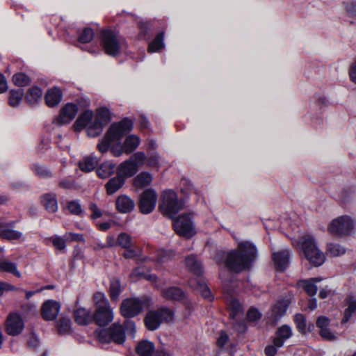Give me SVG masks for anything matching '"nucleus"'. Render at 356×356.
Masks as SVG:
<instances>
[{"instance_id": "nucleus-1", "label": "nucleus", "mask_w": 356, "mask_h": 356, "mask_svg": "<svg viewBox=\"0 0 356 356\" xmlns=\"http://www.w3.org/2000/svg\"><path fill=\"white\" fill-rule=\"evenodd\" d=\"M132 128L133 122L128 118L111 124L104 136L99 140L97 149L102 154L110 149L111 154L116 157L120 156L124 152L131 154L140 145V138L132 134L127 136L124 143H122V140Z\"/></svg>"}, {"instance_id": "nucleus-2", "label": "nucleus", "mask_w": 356, "mask_h": 356, "mask_svg": "<svg viewBox=\"0 0 356 356\" xmlns=\"http://www.w3.org/2000/svg\"><path fill=\"white\" fill-rule=\"evenodd\" d=\"M225 266L229 271L238 273L250 270L257 257L256 246H238L224 253Z\"/></svg>"}, {"instance_id": "nucleus-3", "label": "nucleus", "mask_w": 356, "mask_h": 356, "mask_svg": "<svg viewBox=\"0 0 356 356\" xmlns=\"http://www.w3.org/2000/svg\"><path fill=\"white\" fill-rule=\"evenodd\" d=\"M124 326V327L115 323L109 329H99L96 331V333L99 340L102 343L114 342L117 344H122L125 341V332L134 338L136 332L135 323L131 320H126Z\"/></svg>"}, {"instance_id": "nucleus-4", "label": "nucleus", "mask_w": 356, "mask_h": 356, "mask_svg": "<svg viewBox=\"0 0 356 356\" xmlns=\"http://www.w3.org/2000/svg\"><path fill=\"white\" fill-rule=\"evenodd\" d=\"M185 261L188 269L197 276V278L189 280V285L200 291L204 298L211 300L213 299L211 292L202 277L204 268L201 261L195 255L192 254L187 257Z\"/></svg>"}, {"instance_id": "nucleus-5", "label": "nucleus", "mask_w": 356, "mask_h": 356, "mask_svg": "<svg viewBox=\"0 0 356 356\" xmlns=\"http://www.w3.org/2000/svg\"><path fill=\"white\" fill-rule=\"evenodd\" d=\"M73 127L76 132L85 129L87 136L90 138L99 136L104 129L101 122H98L91 110H86L82 113L75 121Z\"/></svg>"}, {"instance_id": "nucleus-6", "label": "nucleus", "mask_w": 356, "mask_h": 356, "mask_svg": "<svg viewBox=\"0 0 356 356\" xmlns=\"http://www.w3.org/2000/svg\"><path fill=\"white\" fill-rule=\"evenodd\" d=\"M102 45L105 53L111 56L120 54L126 47L124 40L112 30L102 32Z\"/></svg>"}, {"instance_id": "nucleus-7", "label": "nucleus", "mask_w": 356, "mask_h": 356, "mask_svg": "<svg viewBox=\"0 0 356 356\" xmlns=\"http://www.w3.org/2000/svg\"><path fill=\"white\" fill-rule=\"evenodd\" d=\"M355 227V220L350 216L344 215L332 220L327 227V230L334 236L343 237L354 234Z\"/></svg>"}, {"instance_id": "nucleus-8", "label": "nucleus", "mask_w": 356, "mask_h": 356, "mask_svg": "<svg viewBox=\"0 0 356 356\" xmlns=\"http://www.w3.org/2000/svg\"><path fill=\"white\" fill-rule=\"evenodd\" d=\"M184 208V202L179 200L176 193L172 191L163 192L159 205L161 212L166 216L174 218Z\"/></svg>"}, {"instance_id": "nucleus-9", "label": "nucleus", "mask_w": 356, "mask_h": 356, "mask_svg": "<svg viewBox=\"0 0 356 356\" xmlns=\"http://www.w3.org/2000/svg\"><path fill=\"white\" fill-rule=\"evenodd\" d=\"M173 227L181 236L191 238L195 234V226L192 213H182L174 220Z\"/></svg>"}, {"instance_id": "nucleus-10", "label": "nucleus", "mask_w": 356, "mask_h": 356, "mask_svg": "<svg viewBox=\"0 0 356 356\" xmlns=\"http://www.w3.org/2000/svg\"><path fill=\"white\" fill-rule=\"evenodd\" d=\"M143 301L138 298H130L124 300L120 305V313L125 318H133L138 316L143 310Z\"/></svg>"}, {"instance_id": "nucleus-11", "label": "nucleus", "mask_w": 356, "mask_h": 356, "mask_svg": "<svg viewBox=\"0 0 356 356\" xmlns=\"http://www.w3.org/2000/svg\"><path fill=\"white\" fill-rule=\"evenodd\" d=\"M16 221H7L4 218H0V237L10 241L17 240L24 242V238L22 232L14 230Z\"/></svg>"}, {"instance_id": "nucleus-12", "label": "nucleus", "mask_w": 356, "mask_h": 356, "mask_svg": "<svg viewBox=\"0 0 356 356\" xmlns=\"http://www.w3.org/2000/svg\"><path fill=\"white\" fill-rule=\"evenodd\" d=\"M299 253L304 255L309 264L315 267L321 266L325 260V254L318 246H301Z\"/></svg>"}, {"instance_id": "nucleus-13", "label": "nucleus", "mask_w": 356, "mask_h": 356, "mask_svg": "<svg viewBox=\"0 0 356 356\" xmlns=\"http://www.w3.org/2000/svg\"><path fill=\"white\" fill-rule=\"evenodd\" d=\"M78 107L76 104L68 103L60 111L59 115L54 118L53 123L63 126L70 123L76 115Z\"/></svg>"}, {"instance_id": "nucleus-14", "label": "nucleus", "mask_w": 356, "mask_h": 356, "mask_svg": "<svg viewBox=\"0 0 356 356\" xmlns=\"http://www.w3.org/2000/svg\"><path fill=\"white\" fill-rule=\"evenodd\" d=\"M113 319V310L109 303L104 302L103 306L97 308L93 316L95 323L100 326H106Z\"/></svg>"}, {"instance_id": "nucleus-15", "label": "nucleus", "mask_w": 356, "mask_h": 356, "mask_svg": "<svg viewBox=\"0 0 356 356\" xmlns=\"http://www.w3.org/2000/svg\"><path fill=\"white\" fill-rule=\"evenodd\" d=\"M156 204V193L153 189L145 191L140 195L139 209L141 213L148 214L151 213Z\"/></svg>"}, {"instance_id": "nucleus-16", "label": "nucleus", "mask_w": 356, "mask_h": 356, "mask_svg": "<svg viewBox=\"0 0 356 356\" xmlns=\"http://www.w3.org/2000/svg\"><path fill=\"white\" fill-rule=\"evenodd\" d=\"M60 309L59 302L53 300L45 301L41 308V315L45 321H54L58 316Z\"/></svg>"}, {"instance_id": "nucleus-17", "label": "nucleus", "mask_w": 356, "mask_h": 356, "mask_svg": "<svg viewBox=\"0 0 356 356\" xmlns=\"http://www.w3.org/2000/svg\"><path fill=\"white\" fill-rule=\"evenodd\" d=\"M272 259L276 270L284 272L289 266L291 254L289 250H283L273 252Z\"/></svg>"}, {"instance_id": "nucleus-18", "label": "nucleus", "mask_w": 356, "mask_h": 356, "mask_svg": "<svg viewBox=\"0 0 356 356\" xmlns=\"http://www.w3.org/2000/svg\"><path fill=\"white\" fill-rule=\"evenodd\" d=\"M45 243H51L53 245H65L69 242H84L83 235L73 233H66L63 236H54L46 238L43 241Z\"/></svg>"}, {"instance_id": "nucleus-19", "label": "nucleus", "mask_w": 356, "mask_h": 356, "mask_svg": "<svg viewBox=\"0 0 356 356\" xmlns=\"http://www.w3.org/2000/svg\"><path fill=\"white\" fill-rule=\"evenodd\" d=\"M24 327V322L19 315L10 314L6 321V332L8 334L15 336L21 333Z\"/></svg>"}, {"instance_id": "nucleus-20", "label": "nucleus", "mask_w": 356, "mask_h": 356, "mask_svg": "<svg viewBox=\"0 0 356 356\" xmlns=\"http://www.w3.org/2000/svg\"><path fill=\"white\" fill-rule=\"evenodd\" d=\"M289 304V300L282 299L273 305L270 316L273 323L276 324L285 315Z\"/></svg>"}, {"instance_id": "nucleus-21", "label": "nucleus", "mask_w": 356, "mask_h": 356, "mask_svg": "<svg viewBox=\"0 0 356 356\" xmlns=\"http://www.w3.org/2000/svg\"><path fill=\"white\" fill-rule=\"evenodd\" d=\"M293 335V330L290 325H282L277 327L275 331V337L273 338V343L277 347H282L286 340L290 339Z\"/></svg>"}, {"instance_id": "nucleus-22", "label": "nucleus", "mask_w": 356, "mask_h": 356, "mask_svg": "<svg viewBox=\"0 0 356 356\" xmlns=\"http://www.w3.org/2000/svg\"><path fill=\"white\" fill-rule=\"evenodd\" d=\"M330 319L325 316H321L316 320V326L320 329V335L325 340L332 341L337 339V336L329 328Z\"/></svg>"}, {"instance_id": "nucleus-23", "label": "nucleus", "mask_w": 356, "mask_h": 356, "mask_svg": "<svg viewBox=\"0 0 356 356\" xmlns=\"http://www.w3.org/2000/svg\"><path fill=\"white\" fill-rule=\"evenodd\" d=\"M130 278L133 282H136L142 278L149 280L153 283L156 281V277L150 273V270L147 264L136 268L131 273Z\"/></svg>"}, {"instance_id": "nucleus-24", "label": "nucleus", "mask_w": 356, "mask_h": 356, "mask_svg": "<svg viewBox=\"0 0 356 356\" xmlns=\"http://www.w3.org/2000/svg\"><path fill=\"white\" fill-rule=\"evenodd\" d=\"M63 99V92L58 87H53L47 90L44 99L49 107L57 106Z\"/></svg>"}, {"instance_id": "nucleus-25", "label": "nucleus", "mask_w": 356, "mask_h": 356, "mask_svg": "<svg viewBox=\"0 0 356 356\" xmlns=\"http://www.w3.org/2000/svg\"><path fill=\"white\" fill-rule=\"evenodd\" d=\"M164 298L173 301L184 302L186 299L185 292L177 286H170L162 291Z\"/></svg>"}, {"instance_id": "nucleus-26", "label": "nucleus", "mask_w": 356, "mask_h": 356, "mask_svg": "<svg viewBox=\"0 0 356 356\" xmlns=\"http://www.w3.org/2000/svg\"><path fill=\"white\" fill-rule=\"evenodd\" d=\"M117 210L122 213H128L134 210L135 202L126 195L118 197L115 201Z\"/></svg>"}, {"instance_id": "nucleus-27", "label": "nucleus", "mask_w": 356, "mask_h": 356, "mask_svg": "<svg viewBox=\"0 0 356 356\" xmlns=\"http://www.w3.org/2000/svg\"><path fill=\"white\" fill-rule=\"evenodd\" d=\"M293 321L296 329L302 334H305L307 332H310L314 328V324L310 323L307 324V318L302 314L298 313L295 314L293 316Z\"/></svg>"}, {"instance_id": "nucleus-28", "label": "nucleus", "mask_w": 356, "mask_h": 356, "mask_svg": "<svg viewBox=\"0 0 356 356\" xmlns=\"http://www.w3.org/2000/svg\"><path fill=\"white\" fill-rule=\"evenodd\" d=\"M155 346L152 341L145 339L140 341L136 347V351L140 356H154Z\"/></svg>"}, {"instance_id": "nucleus-29", "label": "nucleus", "mask_w": 356, "mask_h": 356, "mask_svg": "<svg viewBox=\"0 0 356 356\" xmlns=\"http://www.w3.org/2000/svg\"><path fill=\"white\" fill-rule=\"evenodd\" d=\"M138 172L137 168L129 159L122 162L118 168V174L125 178L134 176Z\"/></svg>"}, {"instance_id": "nucleus-30", "label": "nucleus", "mask_w": 356, "mask_h": 356, "mask_svg": "<svg viewBox=\"0 0 356 356\" xmlns=\"http://www.w3.org/2000/svg\"><path fill=\"white\" fill-rule=\"evenodd\" d=\"M42 202L45 209L50 213H55L58 210L56 195L54 193H46L42 197Z\"/></svg>"}, {"instance_id": "nucleus-31", "label": "nucleus", "mask_w": 356, "mask_h": 356, "mask_svg": "<svg viewBox=\"0 0 356 356\" xmlns=\"http://www.w3.org/2000/svg\"><path fill=\"white\" fill-rule=\"evenodd\" d=\"M174 312L165 307L157 309V328L161 323H172Z\"/></svg>"}, {"instance_id": "nucleus-32", "label": "nucleus", "mask_w": 356, "mask_h": 356, "mask_svg": "<svg viewBox=\"0 0 356 356\" xmlns=\"http://www.w3.org/2000/svg\"><path fill=\"white\" fill-rule=\"evenodd\" d=\"M115 163L112 161H105L97 168L99 177L105 179L112 175L115 170Z\"/></svg>"}, {"instance_id": "nucleus-33", "label": "nucleus", "mask_w": 356, "mask_h": 356, "mask_svg": "<svg viewBox=\"0 0 356 356\" xmlns=\"http://www.w3.org/2000/svg\"><path fill=\"white\" fill-rule=\"evenodd\" d=\"M125 179L118 174L115 177L111 178L106 184L108 194L112 195L120 190L124 185Z\"/></svg>"}, {"instance_id": "nucleus-34", "label": "nucleus", "mask_w": 356, "mask_h": 356, "mask_svg": "<svg viewBox=\"0 0 356 356\" xmlns=\"http://www.w3.org/2000/svg\"><path fill=\"white\" fill-rule=\"evenodd\" d=\"M74 317L79 325H87L92 321V317L90 312L85 308H79L74 311Z\"/></svg>"}, {"instance_id": "nucleus-35", "label": "nucleus", "mask_w": 356, "mask_h": 356, "mask_svg": "<svg viewBox=\"0 0 356 356\" xmlns=\"http://www.w3.org/2000/svg\"><path fill=\"white\" fill-rule=\"evenodd\" d=\"M98 163V159L93 156L83 157L79 162V166L81 171L84 172H90L92 171Z\"/></svg>"}, {"instance_id": "nucleus-36", "label": "nucleus", "mask_w": 356, "mask_h": 356, "mask_svg": "<svg viewBox=\"0 0 356 356\" xmlns=\"http://www.w3.org/2000/svg\"><path fill=\"white\" fill-rule=\"evenodd\" d=\"M95 117L98 122H101V125L104 129V127L111 121V113L106 107H100L97 109Z\"/></svg>"}, {"instance_id": "nucleus-37", "label": "nucleus", "mask_w": 356, "mask_h": 356, "mask_svg": "<svg viewBox=\"0 0 356 356\" xmlns=\"http://www.w3.org/2000/svg\"><path fill=\"white\" fill-rule=\"evenodd\" d=\"M0 271L10 273L17 277H21L16 264L6 259H0Z\"/></svg>"}, {"instance_id": "nucleus-38", "label": "nucleus", "mask_w": 356, "mask_h": 356, "mask_svg": "<svg viewBox=\"0 0 356 356\" xmlns=\"http://www.w3.org/2000/svg\"><path fill=\"white\" fill-rule=\"evenodd\" d=\"M348 308L344 311L343 317L341 320V323H346L351 318L353 314L356 312V299L350 296L347 299Z\"/></svg>"}, {"instance_id": "nucleus-39", "label": "nucleus", "mask_w": 356, "mask_h": 356, "mask_svg": "<svg viewBox=\"0 0 356 356\" xmlns=\"http://www.w3.org/2000/svg\"><path fill=\"white\" fill-rule=\"evenodd\" d=\"M152 181V176L147 172H142L134 179V185L137 188H143L149 186Z\"/></svg>"}, {"instance_id": "nucleus-40", "label": "nucleus", "mask_w": 356, "mask_h": 356, "mask_svg": "<svg viewBox=\"0 0 356 356\" xmlns=\"http://www.w3.org/2000/svg\"><path fill=\"white\" fill-rule=\"evenodd\" d=\"M42 90L38 86H33L29 89L26 99L29 104H35L38 102L42 96Z\"/></svg>"}, {"instance_id": "nucleus-41", "label": "nucleus", "mask_w": 356, "mask_h": 356, "mask_svg": "<svg viewBox=\"0 0 356 356\" xmlns=\"http://www.w3.org/2000/svg\"><path fill=\"white\" fill-rule=\"evenodd\" d=\"M35 175L42 179L50 178L53 176L51 172L44 165L33 163L31 167Z\"/></svg>"}, {"instance_id": "nucleus-42", "label": "nucleus", "mask_w": 356, "mask_h": 356, "mask_svg": "<svg viewBox=\"0 0 356 356\" xmlns=\"http://www.w3.org/2000/svg\"><path fill=\"white\" fill-rule=\"evenodd\" d=\"M24 96L23 89L11 90L8 99V104L12 107H16L19 105Z\"/></svg>"}, {"instance_id": "nucleus-43", "label": "nucleus", "mask_w": 356, "mask_h": 356, "mask_svg": "<svg viewBox=\"0 0 356 356\" xmlns=\"http://www.w3.org/2000/svg\"><path fill=\"white\" fill-rule=\"evenodd\" d=\"M78 41L81 43L90 42L94 38V31L88 27H85L77 32Z\"/></svg>"}, {"instance_id": "nucleus-44", "label": "nucleus", "mask_w": 356, "mask_h": 356, "mask_svg": "<svg viewBox=\"0 0 356 356\" xmlns=\"http://www.w3.org/2000/svg\"><path fill=\"white\" fill-rule=\"evenodd\" d=\"M71 321L67 317H62L56 322V328L59 334H69L71 331Z\"/></svg>"}, {"instance_id": "nucleus-45", "label": "nucleus", "mask_w": 356, "mask_h": 356, "mask_svg": "<svg viewBox=\"0 0 356 356\" xmlns=\"http://www.w3.org/2000/svg\"><path fill=\"white\" fill-rule=\"evenodd\" d=\"M301 286L309 296H314L318 291L317 286L310 280H305L301 281Z\"/></svg>"}, {"instance_id": "nucleus-46", "label": "nucleus", "mask_w": 356, "mask_h": 356, "mask_svg": "<svg viewBox=\"0 0 356 356\" xmlns=\"http://www.w3.org/2000/svg\"><path fill=\"white\" fill-rule=\"evenodd\" d=\"M13 81L15 85L19 87H24L28 86L31 83V79L24 73H17L13 76Z\"/></svg>"}, {"instance_id": "nucleus-47", "label": "nucleus", "mask_w": 356, "mask_h": 356, "mask_svg": "<svg viewBox=\"0 0 356 356\" xmlns=\"http://www.w3.org/2000/svg\"><path fill=\"white\" fill-rule=\"evenodd\" d=\"M144 322L146 327L149 330H156V311L151 310L148 312L145 317Z\"/></svg>"}, {"instance_id": "nucleus-48", "label": "nucleus", "mask_w": 356, "mask_h": 356, "mask_svg": "<svg viewBox=\"0 0 356 356\" xmlns=\"http://www.w3.org/2000/svg\"><path fill=\"white\" fill-rule=\"evenodd\" d=\"M130 161L135 165V167L138 168L143 165L146 161V156L142 152H137L134 154L129 159Z\"/></svg>"}, {"instance_id": "nucleus-49", "label": "nucleus", "mask_w": 356, "mask_h": 356, "mask_svg": "<svg viewBox=\"0 0 356 356\" xmlns=\"http://www.w3.org/2000/svg\"><path fill=\"white\" fill-rule=\"evenodd\" d=\"M110 296L111 298L113 300L118 299L120 293V283L118 280H112L110 284Z\"/></svg>"}, {"instance_id": "nucleus-50", "label": "nucleus", "mask_w": 356, "mask_h": 356, "mask_svg": "<svg viewBox=\"0 0 356 356\" xmlns=\"http://www.w3.org/2000/svg\"><path fill=\"white\" fill-rule=\"evenodd\" d=\"M150 26V24L147 22H141L138 23V28L140 30L138 36L140 39H149Z\"/></svg>"}, {"instance_id": "nucleus-51", "label": "nucleus", "mask_w": 356, "mask_h": 356, "mask_svg": "<svg viewBox=\"0 0 356 356\" xmlns=\"http://www.w3.org/2000/svg\"><path fill=\"white\" fill-rule=\"evenodd\" d=\"M67 209L73 214L79 216L82 213L83 210L78 200H72L67 203Z\"/></svg>"}, {"instance_id": "nucleus-52", "label": "nucleus", "mask_w": 356, "mask_h": 356, "mask_svg": "<svg viewBox=\"0 0 356 356\" xmlns=\"http://www.w3.org/2000/svg\"><path fill=\"white\" fill-rule=\"evenodd\" d=\"M125 248L122 254L127 259H135L136 260H139L140 254L138 252L136 251L133 249L134 246H124Z\"/></svg>"}, {"instance_id": "nucleus-53", "label": "nucleus", "mask_w": 356, "mask_h": 356, "mask_svg": "<svg viewBox=\"0 0 356 356\" xmlns=\"http://www.w3.org/2000/svg\"><path fill=\"white\" fill-rule=\"evenodd\" d=\"M345 252L346 249L343 246H329L326 254L330 257H338L343 254Z\"/></svg>"}, {"instance_id": "nucleus-54", "label": "nucleus", "mask_w": 356, "mask_h": 356, "mask_svg": "<svg viewBox=\"0 0 356 356\" xmlns=\"http://www.w3.org/2000/svg\"><path fill=\"white\" fill-rule=\"evenodd\" d=\"M316 243V241L313 235L305 233L300 237L298 245H315Z\"/></svg>"}, {"instance_id": "nucleus-55", "label": "nucleus", "mask_w": 356, "mask_h": 356, "mask_svg": "<svg viewBox=\"0 0 356 356\" xmlns=\"http://www.w3.org/2000/svg\"><path fill=\"white\" fill-rule=\"evenodd\" d=\"M261 314L260 312L254 307H251L247 313V318L250 321H257L260 319Z\"/></svg>"}, {"instance_id": "nucleus-56", "label": "nucleus", "mask_w": 356, "mask_h": 356, "mask_svg": "<svg viewBox=\"0 0 356 356\" xmlns=\"http://www.w3.org/2000/svg\"><path fill=\"white\" fill-rule=\"evenodd\" d=\"M93 300L95 304L97 305V308L100 306H103L104 302L109 303L104 294L100 292H97L94 294Z\"/></svg>"}, {"instance_id": "nucleus-57", "label": "nucleus", "mask_w": 356, "mask_h": 356, "mask_svg": "<svg viewBox=\"0 0 356 356\" xmlns=\"http://www.w3.org/2000/svg\"><path fill=\"white\" fill-rule=\"evenodd\" d=\"M90 210L92 212L91 218L92 219H97L102 216L103 212L102 211L98 208L97 205L95 203H90Z\"/></svg>"}, {"instance_id": "nucleus-58", "label": "nucleus", "mask_w": 356, "mask_h": 356, "mask_svg": "<svg viewBox=\"0 0 356 356\" xmlns=\"http://www.w3.org/2000/svg\"><path fill=\"white\" fill-rule=\"evenodd\" d=\"M229 337L224 331H221L220 336L217 339L216 344L219 348H222L228 341Z\"/></svg>"}, {"instance_id": "nucleus-59", "label": "nucleus", "mask_w": 356, "mask_h": 356, "mask_svg": "<svg viewBox=\"0 0 356 356\" xmlns=\"http://www.w3.org/2000/svg\"><path fill=\"white\" fill-rule=\"evenodd\" d=\"M131 243V237L126 233H121L118 237L117 245H129Z\"/></svg>"}, {"instance_id": "nucleus-60", "label": "nucleus", "mask_w": 356, "mask_h": 356, "mask_svg": "<svg viewBox=\"0 0 356 356\" xmlns=\"http://www.w3.org/2000/svg\"><path fill=\"white\" fill-rule=\"evenodd\" d=\"M281 347H277L273 342V344L272 345H268L266 348H265V354L267 355V356H275L277 353V350L279 348H280Z\"/></svg>"}, {"instance_id": "nucleus-61", "label": "nucleus", "mask_w": 356, "mask_h": 356, "mask_svg": "<svg viewBox=\"0 0 356 356\" xmlns=\"http://www.w3.org/2000/svg\"><path fill=\"white\" fill-rule=\"evenodd\" d=\"M58 185L62 188L70 189V188H72L73 187L74 182L70 179L65 178V179H61L59 181Z\"/></svg>"}, {"instance_id": "nucleus-62", "label": "nucleus", "mask_w": 356, "mask_h": 356, "mask_svg": "<svg viewBox=\"0 0 356 356\" xmlns=\"http://www.w3.org/2000/svg\"><path fill=\"white\" fill-rule=\"evenodd\" d=\"M28 346L29 348H31L33 349L38 348L40 346V341H39L38 338L35 334H32L30 337V338L28 341Z\"/></svg>"}, {"instance_id": "nucleus-63", "label": "nucleus", "mask_w": 356, "mask_h": 356, "mask_svg": "<svg viewBox=\"0 0 356 356\" xmlns=\"http://www.w3.org/2000/svg\"><path fill=\"white\" fill-rule=\"evenodd\" d=\"M49 146V140L48 139H42L38 146V151L44 153L48 149Z\"/></svg>"}, {"instance_id": "nucleus-64", "label": "nucleus", "mask_w": 356, "mask_h": 356, "mask_svg": "<svg viewBox=\"0 0 356 356\" xmlns=\"http://www.w3.org/2000/svg\"><path fill=\"white\" fill-rule=\"evenodd\" d=\"M15 286L11 285L7 282H0V296L3 294L5 291H14Z\"/></svg>"}]
</instances>
